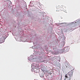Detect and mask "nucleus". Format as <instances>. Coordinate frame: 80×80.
<instances>
[{
  "mask_svg": "<svg viewBox=\"0 0 80 80\" xmlns=\"http://www.w3.org/2000/svg\"><path fill=\"white\" fill-rule=\"evenodd\" d=\"M64 6L62 5L61 6L58 5L56 6V8L57 9H58V8H63Z\"/></svg>",
  "mask_w": 80,
  "mask_h": 80,
  "instance_id": "1",
  "label": "nucleus"
},
{
  "mask_svg": "<svg viewBox=\"0 0 80 80\" xmlns=\"http://www.w3.org/2000/svg\"><path fill=\"white\" fill-rule=\"evenodd\" d=\"M64 50L65 51V52H69V50H70V48L67 47L66 48H65Z\"/></svg>",
  "mask_w": 80,
  "mask_h": 80,
  "instance_id": "2",
  "label": "nucleus"
},
{
  "mask_svg": "<svg viewBox=\"0 0 80 80\" xmlns=\"http://www.w3.org/2000/svg\"><path fill=\"white\" fill-rule=\"evenodd\" d=\"M73 71L71 70L68 73H69V74H73Z\"/></svg>",
  "mask_w": 80,
  "mask_h": 80,
  "instance_id": "3",
  "label": "nucleus"
},
{
  "mask_svg": "<svg viewBox=\"0 0 80 80\" xmlns=\"http://www.w3.org/2000/svg\"><path fill=\"white\" fill-rule=\"evenodd\" d=\"M69 66L68 65L67 67H66V68H67V67L68 68H69Z\"/></svg>",
  "mask_w": 80,
  "mask_h": 80,
  "instance_id": "4",
  "label": "nucleus"
},
{
  "mask_svg": "<svg viewBox=\"0 0 80 80\" xmlns=\"http://www.w3.org/2000/svg\"><path fill=\"white\" fill-rule=\"evenodd\" d=\"M56 12H58V10H56Z\"/></svg>",
  "mask_w": 80,
  "mask_h": 80,
  "instance_id": "5",
  "label": "nucleus"
},
{
  "mask_svg": "<svg viewBox=\"0 0 80 80\" xmlns=\"http://www.w3.org/2000/svg\"><path fill=\"white\" fill-rule=\"evenodd\" d=\"M63 23H61L62 24H63Z\"/></svg>",
  "mask_w": 80,
  "mask_h": 80,
  "instance_id": "6",
  "label": "nucleus"
},
{
  "mask_svg": "<svg viewBox=\"0 0 80 80\" xmlns=\"http://www.w3.org/2000/svg\"><path fill=\"white\" fill-rule=\"evenodd\" d=\"M61 9H60V10H61Z\"/></svg>",
  "mask_w": 80,
  "mask_h": 80,
  "instance_id": "7",
  "label": "nucleus"
}]
</instances>
